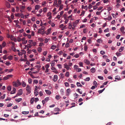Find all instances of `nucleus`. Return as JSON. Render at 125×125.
I'll use <instances>...</instances> for the list:
<instances>
[{"instance_id": "obj_1", "label": "nucleus", "mask_w": 125, "mask_h": 125, "mask_svg": "<svg viewBox=\"0 0 125 125\" xmlns=\"http://www.w3.org/2000/svg\"><path fill=\"white\" fill-rule=\"evenodd\" d=\"M12 83L13 86L15 87H18L21 84V83L19 80H17L16 81L13 82Z\"/></svg>"}, {"instance_id": "obj_2", "label": "nucleus", "mask_w": 125, "mask_h": 125, "mask_svg": "<svg viewBox=\"0 0 125 125\" xmlns=\"http://www.w3.org/2000/svg\"><path fill=\"white\" fill-rule=\"evenodd\" d=\"M26 90L28 93L30 94L31 92V87L28 85H27L26 87Z\"/></svg>"}, {"instance_id": "obj_3", "label": "nucleus", "mask_w": 125, "mask_h": 125, "mask_svg": "<svg viewBox=\"0 0 125 125\" xmlns=\"http://www.w3.org/2000/svg\"><path fill=\"white\" fill-rule=\"evenodd\" d=\"M12 75H9L5 76L3 78V80H5L8 79L10 78H11L13 76Z\"/></svg>"}, {"instance_id": "obj_4", "label": "nucleus", "mask_w": 125, "mask_h": 125, "mask_svg": "<svg viewBox=\"0 0 125 125\" xmlns=\"http://www.w3.org/2000/svg\"><path fill=\"white\" fill-rule=\"evenodd\" d=\"M64 68L67 70H68L69 69L71 70V68L69 67V66L66 63L64 64Z\"/></svg>"}, {"instance_id": "obj_5", "label": "nucleus", "mask_w": 125, "mask_h": 125, "mask_svg": "<svg viewBox=\"0 0 125 125\" xmlns=\"http://www.w3.org/2000/svg\"><path fill=\"white\" fill-rule=\"evenodd\" d=\"M71 90L69 88L66 90V94L67 96H69L71 93Z\"/></svg>"}, {"instance_id": "obj_6", "label": "nucleus", "mask_w": 125, "mask_h": 125, "mask_svg": "<svg viewBox=\"0 0 125 125\" xmlns=\"http://www.w3.org/2000/svg\"><path fill=\"white\" fill-rule=\"evenodd\" d=\"M22 94V90L21 89H20L18 91L17 94L19 95H20Z\"/></svg>"}, {"instance_id": "obj_7", "label": "nucleus", "mask_w": 125, "mask_h": 125, "mask_svg": "<svg viewBox=\"0 0 125 125\" xmlns=\"http://www.w3.org/2000/svg\"><path fill=\"white\" fill-rule=\"evenodd\" d=\"M84 62L87 65H89L90 63V61L87 59H85L84 60Z\"/></svg>"}, {"instance_id": "obj_8", "label": "nucleus", "mask_w": 125, "mask_h": 125, "mask_svg": "<svg viewBox=\"0 0 125 125\" xmlns=\"http://www.w3.org/2000/svg\"><path fill=\"white\" fill-rule=\"evenodd\" d=\"M52 29L51 28H50L48 29L47 31L45 33V34L47 35L49 34L51 32Z\"/></svg>"}, {"instance_id": "obj_9", "label": "nucleus", "mask_w": 125, "mask_h": 125, "mask_svg": "<svg viewBox=\"0 0 125 125\" xmlns=\"http://www.w3.org/2000/svg\"><path fill=\"white\" fill-rule=\"evenodd\" d=\"M41 7V6L39 5H36L35 6V10H38Z\"/></svg>"}, {"instance_id": "obj_10", "label": "nucleus", "mask_w": 125, "mask_h": 125, "mask_svg": "<svg viewBox=\"0 0 125 125\" xmlns=\"http://www.w3.org/2000/svg\"><path fill=\"white\" fill-rule=\"evenodd\" d=\"M58 79V76L57 75H54V76L53 81L54 82H56Z\"/></svg>"}, {"instance_id": "obj_11", "label": "nucleus", "mask_w": 125, "mask_h": 125, "mask_svg": "<svg viewBox=\"0 0 125 125\" xmlns=\"http://www.w3.org/2000/svg\"><path fill=\"white\" fill-rule=\"evenodd\" d=\"M16 89L14 87H13V90L10 92L11 94H13L16 93Z\"/></svg>"}, {"instance_id": "obj_12", "label": "nucleus", "mask_w": 125, "mask_h": 125, "mask_svg": "<svg viewBox=\"0 0 125 125\" xmlns=\"http://www.w3.org/2000/svg\"><path fill=\"white\" fill-rule=\"evenodd\" d=\"M45 92L47 94H48L49 95H50L51 94V91L49 90H45Z\"/></svg>"}, {"instance_id": "obj_13", "label": "nucleus", "mask_w": 125, "mask_h": 125, "mask_svg": "<svg viewBox=\"0 0 125 125\" xmlns=\"http://www.w3.org/2000/svg\"><path fill=\"white\" fill-rule=\"evenodd\" d=\"M32 51L33 52H34L35 54L36 55H38V53H37L36 49H33L32 50Z\"/></svg>"}, {"instance_id": "obj_14", "label": "nucleus", "mask_w": 125, "mask_h": 125, "mask_svg": "<svg viewBox=\"0 0 125 125\" xmlns=\"http://www.w3.org/2000/svg\"><path fill=\"white\" fill-rule=\"evenodd\" d=\"M12 50L14 52H15L16 51V50L14 47V46L13 45L11 47Z\"/></svg>"}, {"instance_id": "obj_15", "label": "nucleus", "mask_w": 125, "mask_h": 125, "mask_svg": "<svg viewBox=\"0 0 125 125\" xmlns=\"http://www.w3.org/2000/svg\"><path fill=\"white\" fill-rule=\"evenodd\" d=\"M68 28L69 29H71L72 28L73 26L71 23H68Z\"/></svg>"}, {"instance_id": "obj_16", "label": "nucleus", "mask_w": 125, "mask_h": 125, "mask_svg": "<svg viewBox=\"0 0 125 125\" xmlns=\"http://www.w3.org/2000/svg\"><path fill=\"white\" fill-rule=\"evenodd\" d=\"M91 71L92 73H94L95 72V69L94 68H92L91 69Z\"/></svg>"}, {"instance_id": "obj_17", "label": "nucleus", "mask_w": 125, "mask_h": 125, "mask_svg": "<svg viewBox=\"0 0 125 125\" xmlns=\"http://www.w3.org/2000/svg\"><path fill=\"white\" fill-rule=\"evenodd\" d=\"M6 45V42L5 41H3L2 42V45L3 47H4Z\"/></svg>"}, {"instance_id": "obj_18", "label": "nucleus", "mask_w": 125, "mask_h": 125, "mask_svg": "<svg viewBox=\"0 0 125 125\" xmlns=\"http://www.w3.org/2000/svg\"><path fill=\"white\" fill-rule=\"evenodd\" d=\"M52 39L54 41H56L57 39V38L56 36H52Z\"/></svg>"}, {"instance_id": "obj_19", "label": "nucleus", "mask_w": 125, "mask_h": 125, "mask_svg": "<svg viewBox=\"0 0 125 125\" xmlns=\"http://www.w3.org/2000/svg\"><path fill=\"white\" fill-rule=\"evenodd\" d=\"M27 50H28L29 49V48H31V46H32L30 44H28L27 45Z\"/></svg>"}, {"instance_id": "obj_20", "label": "nucleus", "mask_w": 125, "mask_h": 125, "mask_svg": "<svg viewBox=\"0 0 125 125\" xmlns=\"http://www.w3.org/2000/svg\"><path fill=\"white\" fill-rule=\"evenodd\" d=\"M29 113V111H23L22 112V113L23 114L27 115Z\"/></svg>"}, {"instance_id": "obj_21", "label": "nucleus", "mask_w": 125, "mask_h": 125, "mask_svg": "<svg viewBox=\"0 0 125 125\" xmlns=\"http://www.w3.org/2000/svg\"><path fill=\"white\" fill-rule=\"evenodd\" d=\"M124 49V47H121V48L119 49V51L120 52H122Z\"/></svg>"}, {"instance_id": "obj_22", "label": "nucleus", "mask_w": 125, "mask_h": 125, "mask_svg": "<svg viewBox=\"0 0 125 125\" xmlns=\"http://www.w3.org/2000/svg\"><path fill=\"white\" fill-rule=\"evenodd\" d=\"M63 5H61L59 6V10H62L63 8Z\"/></svg>"}, {"instance_id": "obj_23", "label": "nucleus", "mask_w": 125, "mask_h": 125, "mask_svg": "<svg viewBox=\"0 0 125 125\" xmlns=\"http://www.w3.org/2000/svg\"><path fill=\"white\" fill-rule=\"evenodd\" d=\"M60 92H61V94L62 95L64 94V92H63V89H61L60 90Z\"/></svg>"}, {"instance_id": "obj_24", "label": "nucleus", "mask_w": 125, "mask_h": 125, "mask_svg": "<svg viewBox=\"0 0 125 125\" xmlns=\"http://www.w3.org/2000/svg\"><path fill=\"white\" fill-rule=\"evenodd\" d=\"M34 101V97L32 98H31V100H30V102L31 103V104H32Z\"/></svg>"}, {"instance_id": "obj_25", "label": "nucleus", "mask_w": 125, "mask_h": 125, "mask_svg": "<svg viewBox=\"0 0 125 125\" xmlns=\"http://www.w3.org/2000/svg\"><path fill=\"white\" fill-rule=\"evenodd\" d=\"M56 45H53L51 46V48L52 49L54 50L56 48Z\"/></svg>"}, {"instance_id": "obj_26", "label": "nucleus", "mask_w": 125, "mask_h": 125, "mask_svg": "<svg viewBox=\"0 0 125 125\" xmlns=\"http://www.w3.org/2000/svg\"><path fill=\"white\" fill-rule=\"evenodd\" d=\"M22 84L23 87H25L26 85V83L24 82H22Z\"/></svg>"}, {"instance_id": "obj_27", "label": "nucleus", "mask_w": 125, "mask_h": 125, "mask_svg": "<svg viewBox=\"0 0 125 125\" xmlns=\"http://www.w3.org/2000/svg\"><path fill=\"white\" fill-rule=\"evenodd\" d=\"M36 42H32L31 44H32V46H35L36 44Z\"/></svg>"}, {"instance_id": "obj_28", "label": "nucleus", "mask_w": 125, "mask_h": 125, "mask_svg": "<svg viewBox=\"0 0 125 125\" xmlns=\"http://www.w3.org/2000/svg\"><path fill=\"white\" fill-rule=\"evenodd\" d=\"M22 100V99L21 98H19L18 99H16L15 100L18 103L19 102H20Z\"/></svg>"}, {"instance_id": "obj_29", "label": "nucleus", "mask_w": 125, "mask_h": 125, "mask_svg": "<svg viewBox=\"0 0 125 125\" xmlns=\"http://www.w3.org/2000/svg\"><path fill=\"white\" fill-rule=\"evenodd\" d=\"M13 56H12L10 55L8 57V59L10 60H11L13 59Z\"/></svg>"}, {"instance_id": "obj_30", "label": "nucleus", "mask_w": 125, "mask_h": 125, "mask_svg": "<svg viewBox=\"0 0 125 125\" xmlns=\"http://www.w3.org/2000/svg\"><path fill=\"white\" fill-rule=\"evenodd\" d=\"M60 76L61 78H63L64 77L63 74L62 73H61L60 74Z\"/></svg>"}, {"instance_id": "obj_31", "label": "nucleus", "mask_w": 125, "mask_h": 125, "mask_svg": "<svg viewBox=\"0 0 125 125\" xmlns=\"http://www.w3.org/2000/svg\"><path fill=\"white\" fill-rule=\"evenodd\" d=\"M42 50V48L40 47H38L37 49V50L39 52H41Z\"/></svg>"}, {"instance_id": "obj_32", "label": "nucleus", "mask_w": 125, "mask_h": 125, "mask_svg": "<svg viewBox=\"0 0 125 125\" xmlns=\"http://www.w3.org/2000/svg\"><path fill=\"white\" fill-rule=\"evenodd\" d=\"M60 98V96L58 95H56L55 98L57 100H59V99Z\"/></svg>"}, {"instance_id": "obj_33", "label": "nucleus", "mask_w": 125, "mask_h": 125, "mask_svg": "<svg viewBox=\"0 0 125 125\" xmlns=\"http://www.w3.org/2000/svg\"><path fill=\"white\" fill-rule=\"evenodd\" d=\"M34 94L36 96H37L39 94L38 91H34Z\"/></svg>"}, {"instance_id": "obj_34", "label": "nucleus", "mask_w": 125, "mask_h": 125, "mask_svg": "<svg viewBox=\"0 0 125 125\" xmlns=\"http://www.w3.org/2000/svg\"><path fill=\"white\" fill-rule=\"evenodd\" d=\"M69 72H66L65 74V75L66 77H68L69 76Z\"/></svg>"}, {"instance_id": "obj_35", "label": "nucleus", "mask_w": 125, "mask_h": 125, "mask_svg": "<svg viewBox=\"0 0 125 125\" xmlns=\"http://www.w3.org/2000/svg\"><path fill=\"white\" fill-rule=\"evenodd\" d=\"M76 84L78 87H81L82 86L79 82H77Z\"/></svg>"}, {"instance_id": "obj_36", "label": "nucleus", "mask_w": 125, "mask_h": 125, "mask_svg": "<svg viewBox=\"0 0 125 125\" xmlns=\"http://www.w3.org/2000/svg\"><path fill=\"white\" fill-rule=\"evenodd\" d=\"M59 13H58L57 15V16L56 18H57L58 19H60L61 17V16L60 15V14H59Z\"/></svg>"}, {"instance_id": "obj_37", "label": "nucleus", "mask_w": 125, "mask_h": 125, "mask_svg": "<svg viewBox=\"0 0 125 125\" xmlns=\"http://www.w3.org/2000/svg\"><path fill=\"white\" fill-rule=\"evenodd\" d=\"M72 25L74 27H76L77 24H76L74 22L72 23Z\"/></svg>"}, {"instance_id": "obj_38", "label": "nucleus", "mask_w": 125, "mask_h": 125, "mask_svg": "<svg viewBox=\"0 0 125 125\" xmlns=\"http://www.w3.org/2000/svg\"><path fill=\"white\" fill-rule=\"evenodd\" d=\"M11 87L10 86H9L7 87V90L9 91H10L11 90Z\"/></svg>"}, {"instance_id": "obj_39", "label": "nucleus", "mask_w": 125, "mask_h": 125, "mask_svg": "<svg viewBox=\"0 0 125 125\" xmlns=\"http://www.w3.org/2000/svg\"><path fill=\"white\" fill-rule=\"evenodd\" d=\"M64 19L65 20V23L66 24L67 23L68 21V19L66 18V17H64Z\"/></svg>"}, {"instance_id": "obj_40", "label": "nucleus", "mask_w": 125, "mask_h": 125, "mask_svg": "<svg viewBox=\"0 0 125 125\" xmlns=\"http://www.w3.org/2000/svg\"><path fill=\"white\" fill-rule=\"evenodd\" d=\"M112 7H108L107 8V10L108 11H110L112 10Z\"/></svg>"}, {"instance_id": "obj_41", "label": "nucleus", "mask_w": 125, "mask_h": 125, "mask_svg": "<svg viewBox=\"0 0 125 125\" xmlns=\"http://www.w3.org/2000/svg\"><path fill=\"white\" fill-rule=\"evenodd\" d=\"M32 81V80L31 78H29L28 79V82L29 83H31Z\"/></svg>"}, {"instance_id": "obj_42", "label": "nucleus", "mask_w": 125, "mask_h": 125, "mask_svg": "<svg viewBox=\"0 0 125 125\" xmlns=\"http://www.w3.org/2000/svg\"><path fill=\"white\" fill-rule=\"evenodd\" d=\"M90 80V78L89 77H87L84 79V80L85 81H89Z\"/></svg>"}, {"instance_id": "obj_43", "label": "nucleus", "mask_w": 125, "mask_h": 125, "mask_svg": "<svg viewBox=\"0 0 125 125\" xmlns=\"http://www.w3.org/2000/svg\"><path fill=\"white\" fill-rule=\"evenodd\" d=\"M57 0H54V2L53 5L54 6L55 5L57 4Z\"/></svg>"}, {"instance_id": "obj_44", "label": "nucleus", "mask_w": 125, "mask_h": 125, "mask_svg": "<svg viewBox=\"0 0 125 125\" xmlns=\"http://www.w3.org/2000/svg\"><path fill=\"white\" fill-rule=\"evenodd\" d=\"M17 41L18 42H21V39L19 37H18L17 38Z\"/></svg>"}, {"instance_id": "obj_45", "label": "nucleus", "mask_w": 125, "mask_h": 125, "mask_svg": "<svg viewBox=\"0 0 125 125\" xmlns=\"http://www.w3.org/2000/svg\"><path fill=\"white\" fill-rule=\"evenodd\" d=\"M112 17L111 16H109L107 18V20L110 21L112 19Z\"/></svg>"}, {"instance_id": "obj_46", "label": "nucleus", "mask_w": 125, "mask_h": 125, "mask_svg": "<svg viewBox=\"0 0 125 125\" xmlns=\"http://www.w3.org/2000/svg\"><path fill=\"white\" fill-rule=\"evenodd\" d=\"M49 100V97H46L44 101L46 102L48 101Z\"/></svg>"}, {"instance_id": "obj_47", "label": "nucleus", "mask_w": 125, "mask_h": 125, "mask_svg": "<svg viewBox=\"0 0 125 125\" xmlns=\"http://www.w3.org/2000/svg\"><path fill=\"white\" fill-rule=\"evenodd\" d=\"M39 100V99L38 98H34V101L35 102H36Z\"/></svg>"}, {"instance_id": "obj_48", "label": "nucleus", "mask_w": 125, "mask_h": 125, "mask_svg": "<svg viewBox=\"0 0 125 125\" xmlns=\"http://www.w3.org/2000/svg\"><path fill=\"white\" fill-rule=\"evenodd\" d=\"M97 42H98L101 43L102 42V40L100 39H99L97 40Z\"/></svg>"}, {"instance_id": "obj_49", "label": "nucleus", "mask_w": 125, "mask_h": 125, "mask_svg": "<svg viewBox=\"0 0 125 125\" xmlns=\"http://www.w3.org/2000/svg\"><path fill=\"white\" fill-rule=\"evenodd\" d=\"M31 20L32 21H35V18L34 17H33L31 18Z\"/></svg>"}, {"instance_id": "obj_50", "label": "nucleus", "mask_w": 125, "mask_h": 125, "mask_svg": "<svg viewBox=\"0 0 125 125\" xmlns=\"http://www.w3.org/2000/svg\"><path fill=\"white\" fill-rule=\"evenodd\" d=\"M49 39H48L47 38H45V42H44L45 43H47L49 41Z\"/></svg>"}, {"instance_id": "obj_51", "label": "nucleus", "mask_w": 125, "mask_h": 125, "mask_svg": "<svg viewBox=\"0 0 125 125\" xmlns=\"http://www.w3.org/2000/svg\"><path fill=\"white\" fill-rule=\"evenodd\" d=\"M120 29L121 32H123L124 30V27H122Z\"/></svg>"}, {"instance_id": "obj_52", "label": "nucleus", "mask_w": 125, "mask_h": 125, "mask_svg": "<svg viewBox=\"0 0 125 125\" xmlns=\"http://www.w3.org/2000/svg\"><path fill=\"white\" fill-rule=\"evenodd\" d=\"M5 94H4L0 98L2 99H4L5 97Z\"/></svg>"}, {"instance_id": "obj_53", "label": "nucleus", "mask_w": 125, "mask_h": 125, "mask_svg": "<svg viewBox=\"0 0 125 125\" xmlns=\"http://www.w3.org/2000/svg\"><path fill=\"white\" fill-rule=\"evenodd\" d=\"M16 11L17 12H18L19 10V7H16Z\"/></svg>"}, {"instance_id": "obj_54", "label": "nucleus", "mask_w": 125, "mask_h": 125, "mask_svg": "<svg viewBox=\"0 0 125 125\" xmlns=\"http://www.w3.org/2000/svg\"><path fill=\"white\" fill-rule=\"evenodd\" d=\"M50 25H51L52 27H54L55 25V24L53 22H52V23L50 24Z\"/></svg>"}, {"instance_id": "obj_55", "label": "nucleus", "mask_w": 125, "mask_h": 125, "mask_svg": "<svg viewBox=\"0 0 125 125\" xmlns=\"http://www.w3.org/2000/svg\"><path fill=\"white\" fill-rule=\"evenodd\" d=\"M77 71L78 72H80L81 71V70L80 68H78L76 69Z\"/></svg>"}, {"instance_id": "obj_56", "label": "nucleus", "mask_w": 125, "mask_h": 125, "mask_svg": "<svg viewBox=\"0 0 125 125\" xmlns=\"http://www.w3.org/2000/svg\"><path fill=\"white\" fill-rule=\"evenodd\" d=\"M98 78L101 80H103V77L101 76H98Z\"/></svg>"}, {"instance_id": "obj_57", "label": "nucleus", "mask_w": 125, "mask_h": 125, "mask_svg": "<svg viewBox=\"0 0 125 125\" xmlns=\"http://www.w3.org/2000/svg\"><path fill=\"white\" fill-rule=\"evenodd\" d=\"M4 39V37L0 36V42L2 41Z\"/></svg>"}, {"instance_id": "obj_58", "label": "nucleus", "mask_w": 125, "mask_h": 125, "mask_svg": "<svg viewBox=\"0 0 125 125\" xmlns=\"http://www.w3.org/2000/svg\"><path fill=\"white\" fill-rule=\"evenodd\" d=\"M38 40L41 42H43L44 41V40L42 38H39Z\"/></svg>"}, {"instance_id": "obj_59", "label": "nucleus", "mask_w": 125, "mask_h": 125, "mask_svg": "<svg viewBox=\"0 0 125 125\" xmlns=\"http://www.w3.org/2000/svg\"><path fill=\"white\" fill-rule=\"evenodd\" d=\"M79 55L78 54H76L74 56V57L76 58H78L79 57Z\"/></svg>"}, {"instance_id": "obj_60", "label": "nucleus", "mask_w": 125, "mask_h": 125, "mask_svg": "<svg viewBox=\"0 0 125 125\" xmlns=\"http://www.w3.org/2000/svg\"><path fill=\"white\" fill-rule=\"evenodd\" d=\"M64 83L66 86L68 87L69 85V83L67 82H65Z\"/></svg>"}, {"instance_id": "obj_61", "label": "nucleus", "mask_w": 125, "mask_h": 125, "mask_svg": "<svg viewBox=\"0 0 125 125\" xmlns=\"http://www.w3.org/2000/svg\"><path fill=\"white\" fill-rule=\"evenodd\" d=\"M38 82V80H34L33 81V83H35L36 84H37Z\"/></svg>"}, {"instance_id": "obj_62", "label": "nucleus", "mask_w": 125, "mask_h": 125, "mask_svg": "<svg viewBox=\"0 0 125 125\" xmlns=\"http://www.w3.org/2000/svg\"><path fill=\"white\" fill-rule=\"evenodd\" d=\"M115 79L116 80H119L120 79V77L118 76H116L115 77Z\"/></svg>"}, {"instance_id": "obj_63", "label": "nucleus", "mask_w": 125, "mask_h": 125, "mask_svg": "<svg viewBox=\"0 0 125 125\" xmlns=\"http://www.w3.org/2000/svg\"><path fill=\"white\" fill-rule=\"evenodd\" d=\"M79 64L80 66L83 67V63L82 62H80L79 63Z\"/></svg>"}, {"instance_id": "obj_64", "label": "nucleus", "mask_w": 125, "mask_h": 125, "mask_svg": "<svg viewBox=\"0 0 125 125\" xmlns=\"http://www.w3.org/2000/svg\"><path fill=\"white\" fill-rule=\"evenodd\" d=\"M47 51H44L43 52V54L44 56H45L47 54Z\"/></svg>"}]
</instances>
